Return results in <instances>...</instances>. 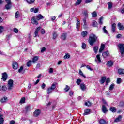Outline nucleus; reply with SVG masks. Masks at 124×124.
I'll return each instance as SVG.
<instances>
[{
  "mask_svg": "<svg viewBox=\"0 0 124 124\" xmlns=\"http://www.w3.org/2000/svg\"><path fill=\"white\" fill-rule=\"evenodd\" d=\"M100 124H108L107 121H105L104 119H100L99 121Z\"/></svg>",
  "mask_w": 124,
  "mask_h": 124,
  "instance_id": "23",
  "label": "nucleus"
},
{
  "mask_svg": "<svg viewBox=\"0 0 124 124\" xmlns=\"http://www.w3.org/2000/svg\"><path fill=\"white\" fill-rule=\"evenodd\" d=\"M99 24L102 25L103 24V17H101L99 18Z\"/></svg>",
  "mask_w": 124,
  "mask_h": 124,
  "instance_id": "44",
  "label": "nucleus"
},
{
  "mask_svg": "<svg viewBox=\"0 0 124 124\" xmlns=\"http://www.w3.org/2000/svg\"><path fill=\"white\" fill-rule=\"evenodd\" d=\"M23 70H24V67L22 66L18 70L19 73H22V74H24V73H25V71H23Z\"/></svg>",
  "mask_w": 124,
  "mask_h": 124,
  "instance_id": "26",
  "label": "nucleus"
},
{
  "mask_svg": "<svg viewBox=\"0 0 124 124\" xmlns=\"http://www.w3.org/2000/svg\"><path fill=\"white\" fill-rule=\"evenodd\" d=\"M114 88H115V84H112L109 87V91H113V90H114Z\"/></svg>",
  "mask_w": 124,
  "mask_h": 124,
  "instance_id": "41",
  "label": "nucleus"
},
{
  "mask_svg": "<svg viewBox=\"0 0 124 124\" xmlns=\"http://www.w3.org/2000/svg\"><path fill=\"white\" fill-rule=\"evenodd\" d=\"M105 49V45L102 44L100 46V48L99 50V53H102V51Z\"/></svg>",
  "mask_w": 124,
  "mask_h": 124,
  "instance_id": "15",
  "label": "nucleus"
},
{
  "mask_svg": "<svg viewBox=\"0 0 124 124\" xmlns=\"http://www.w3.org/2000/svg\"><path fill=\"white\" fill-rule=\"evenodd\" d=\"M122 83V78H118L117 79V84H121Z\"/></svg>",
  "mask_w": 124,
  "mask_h": 124,
  "instance_id": "53",
  "label": "nucleus"
},
{
  "mask_svg": "<svg viewBox=\"0 0 124 124\" xmlns=\"http://www.w3.org/2000/svg\"><path fill=\"white\" fill-rule=\"evenodd\" d=\"M118 47L120 50L121 51V54H124V44H120L118 45Z\"/></svg>",
  "mask_w": 124,
  "mask_h": 124,
  "instance_id": "6",
  "label": "nucleus"
},
{
  "mask_svg": "<svg viewBox=\"0 0 124 124\" xmlns=\"http://www.w3.org/2000/svg\"><path fill=\"white\" fill-rule=\"evenodd\" d=\"M52 91H53V90L51 89V88L50 87H49L47 89V94H50V93H52Z\"/></svg>",
  "mask_w": 124,
  "mask_h": 124,
  "instance_id": "45",
  "label": "nucleus"
},
{
  "mask_svg": "<svg viewBox=\"0 0 124 124\" xmlns=\"http://www.w3.org/2000/svg\"><path fill=\"white\" fill-rule=\"evenodd\" d=\"M103 31L104 33H106V34H108V35H109V33H108V31L106 30V26H104L103 28Z\"/></svg>",
  "mask_w": 124,
  "mask_h": 124,
  "instance_id": "29",
  "label": "nucleus"
},
{
  "mask_svg": "<svg viewBox=\"0 0 124 124\" xmlns=\"http://www.w3.org/2000/svg\"><path fill=\"white\" fill-rule=\"evenodd\" d=\"M31 61L30 60L27 62V66H28L29 67V66H31Z\"/></svg>",
  "mask_w": 124,
  "mask_h": 124,
  "instance_id": "55",
  "label": "nucleus"
},
{
  "mask_svg": "<svg viewBox=\"0 0 124 124\" xmlns=\"http://www.w3.org/2000/svg\"><path fill=\"white\" fill-rule=\"evenodd\" d=\"M7 4H11V0H5Z\"/></svg>",
  "mask_w": 124,
  "mask_h": 124,
  "instance_id": "60",
  "label": "nucleus"
},
{
  "mask_svg": "<svg viewBox=\"0 0 124 124\" xmlns=\"http://www.w3.org/2000/svg\"><path fill=\"white\" fill-rule=\"evenodd\" d=\"M11 4H7L5 5V8L6 9H7V10H8V9H10L11 8Z\"/></svg>",
  "mask_w": 124,
  "mask_h": 124,
  "instance_id": "37",
  "label": "nucleus"
},
{
  "mask_svg": "<svg viewBox=\"0 0 124 124\" xmlns=\"http://www.w3.org/2000/svg\"><path fill=\"white\" fill-rule=\"evenodd\" d=\"M92 26L93 27H97V22L96 21L93 20L92 23Z\"/></svg>",
  "mask_w": 124,
  "mask_h": 124,
  "instance_id": "42",
  "label": "nucleus"
},
{
  "mask_svg": "<svg viewBox=\"0 0 124 124\" xmlns=\"http://www.w3.org/2000/svg\"><path fill=\"white\" fill-rule=\"evenodd\" d=\"M86 68L89 70H90V71H93V69H92V68H91V66H90V65H87Z\"/></svg>",
  "mask_w": 124,
  "mask_h": 124,
  "instance_id": "58",
  "label": "nucleus"
},
{
  "mask_svg": "<svg viewBox=\"0 0 124 124\" xmlns=\"http://www.w3.org/2000/svg\"><path fill=\"white\" fill-rule=\"evenodd\" d=\"M106 80V77H102L100 80V84H104V82Z\"/></svg>",
  "mask_w": 124,
  "mask_h": 124,
  "instance_id": "19",
  "label": "nucleus"
},
{
  "mask_svg": "<svg viewBox=\"0 0 124 124\" xmlns=\"http://www.w3.org/2000/svg\"><path fill=\"white\" fill-rule=\"evenodd\" d=\"M26 101V98L23 97L21 99L20 101V103H25Z\"/></svg>",
  "mask_w": 124,
  "mask_h": 124,
  "instance_id": "47",
  "label": "nucleus"
},
{
  "mask_svg": "<svg viewBox=\"0 0 124 124\" xmlns=\"http://www.w3.org/2000/svg\"><path fill=\"white\" fill-rule=\"evenodd\" d=\"M92 17L95 18L96 16H97V14H96V12H93V13H92Z\"/></svg>",
  "mask_w": 124,
  "mask_h": 124,
  "instance_id": "50",
  "label": "nucleus"
},
{
  "mask_svg": "<svg viewBox=\"0 0 124 124\" xmlns=\"http://www.w3.org/2000/svg\"><path fill=\"white\" fill-rule=\"evenodd\" d=\"M93 50L94 53H95V54H96V53H97V51H98V46H94L93 48Z\"/></svg>",
  "mask_w": 124,
  "mask_h": 124,
  "instance_id": "34",
  "label": "nucleus"
},
{
  "mask_svg": "<svg viewBox=\"0 0 124 124\" xmlns=\"http://www.w3.org/2000/svg\"><path fill=\"white\" fill-rule=\"evenodd\" d=\"M56 87H57V85H56V84H53L52 85L50 88L53 90H55Z\"/></svg>",
  "mask_w": 124,
  "mask_h": 124,
  "instance_id": "49",
  "label": "nucleus"
},
{
  "mask_svg": "<svg viewBox=\"0 0 124 124\" xmlns=\"http://www.w3.org/2000/svg\"><path fill=\"white\" fill-rule=\"evenodd\" d=\"M81 35L82 36H83V37H85V36L86 35H88V32L86 31H84L83 32H81Z\"/></svg>",
  "mask_w": 124,
  "mask_h": 124,
  "instance_id": "35",
  "label": "nucleus"
},
{
  "mask_svg": "<svg viewBox=\"0 0 124 124\" xmlns=\"http://www.w3.org/2000/svg\"><path fill=\"white\" fill-rule=\"evenodd\" d=\"M67 37V33H62L61 34L60 38L61 40H66Z\"/></svg>",
  "mask_w": 124,
  "mask_h": 124,
  "instance_id": "8",
  "label": "nucleus"
},
{
  "mask_svg": "<svg viewBox=\"0 0 124 124\" xmlns=\"http://www.w3.org/2000/svg\"><path fill=\"white\" fill-rule=\"evenodd\" d=\"M80 88L82 91H86V89H87V87H86V84L84 83H81L80 85Z\"/></svg>",
  "mask_w": 124,
  "mask_h": 124,
  "instance_id": "14",
  "label": "nucleus"
},
{
  "mask_svg": "<svg viewBox=\"0 0 124 124\" xmlns=\"http://www.w3.org/2000/svg\"><path fill=\"white\" fill-rule=\"evenodd\" d=\"M40 113H41L40 110H39V109L36 110L34 112V117H38Z\"/></svg>",
  "mask_w": 124,
  "mask_h": 124,
  "instance_id": "16",
  "label": "nucleus"
},
{
  "mask_svg": "<svg viewBox=\"0 0 124 124\" xmlns=\"http://www.w3.org/2000/svg\"><path fill=\"white\" fill-rule=\"evenodd\" d=\"M37 20L36 19V17H32V19H31L32 24H33L36 25H38V22H37V20Z\"/></svg>",
  "mask_w": 124,
  "mask_h": 124,
  "instance_id": "12",
  "label": "nucleus"
},
{
  "mask_svg": "<svg viewBox=\"0 0 124 124\" xmlns=\"http://www.w3.org/2000/svg\"><path fill=\"white\" fill-rule=\"evenodd\" d=\"M37 21H39V20H41L44 18L42 15L39 14L38 15L37 17H36Z\"/></svg>",
  "mask_w": 124,
  "mask_h": 124,
  "instance_id": "25",
  "label": "nucleus"
},
{
  "mask_svg": "<svg viewBox=\"0 0 124 124\" xmlns=\"http://www.w3.org/2000/svg\"><path fill=\"white\" fill-rule=\"evenodd\" d=\"M76 27L77 31H79V29L81 27V22H80V19H78V18H77Z\"/></svg>",
  "mask_w": 124,
  "mask_h": 124,
  "instance_id": "4",
  "label": "nucleus"
},
{
  "mask_svg": "<svg viewBox=\"0 0 124 124\" xmlns=\"http://www.w3.org/2000/svg\"><path fill=\"white\" fill-rule=\"evenodd\" d=\"M95 62L97 63H101V59H100V54H98L96 55Z\"/></svg>",
  "mask_w": 124,
  "mask_h": 124,
  "instance_id": "7",
  "label": "nucleus"
},
{
  "mask_svg": "<svg viewBox=\"0 0 124 124\" xmlns=\"http://www.w3.org/2000/svg\"><path fill=\"white\" fill-rule=\"evenodd\" d=\"M98 39V38L94 34H91L89 38L88 39V42L89 44L91 46H93V45L94 43H95L96 41H97Z\"/></svg>",
  "mask_w": 124,
  "mask_h": 124,
  "instance_id": "1",
  "label": "nucleus"
},
{
  "mask_svg": "<svg viewBox=\"0 0 124 124\" xmlns=\"http://www.w3.org/2000/svg\"><path fill=\"white\" fill-rule=\"evenodd\" d=\"M38 60V57L35 56L32 59V62H33V63H35V62H37Z\"/></svg>",
  "mask_w": 124,
  "mask_h": 124,
  "instance_id": "36",
  "label": "nucleus"
},
{
  "mask_svg": "<svg viewBox=\"0 0 124 124\" xmlns=\"http://www.w3.org/2000/svg\"><path fill=\"white\" fill-rule=\"evenodd\" d=\"M70 89V88H69V86H68V85H66V87L64 89V90L65 92H68Z\"/></svg>",
  "mask_w": 124,
  "mask_h": 124,
  "instance_id": "51",
  "label": "nucleus"
},
{
  "mask_svg": "<svg viewBox=\"0 0 124 124\" xmlns=\"http://www.w3.org/2000/svg\"><path fill=\"white\" fill-rule=\"evenodd\" d=\"M26 1H27V2L28 3H29L30 4H31V3H33V2H34V1H35V0H25Z\"/></svg>",
  "mask_w": 124,
  "mask_h": 124,
  "instance_id": "39",
  "label": "nucleus"
},
{
  "mask_svg": "<svg viewBox=\"0 0 124 124\" xmlns=\"http://www.w3.org/2000/svg\"><path fill=\"white\" fill-rule=\"evenodd\" d=\"M118 73L120 75H122V74H124V69H119L118 71Z\"/></svg>",
  "mask_w": 124,
  "mask_h": 124,
  "instance_id": "27",
  "label": "nucleus"
},
{
  "mask_svg": "<svg viewBox=\"0 0 124 124\" xmlns=\"http://www.w3.org/2000/svg\"><path fill=\"white\" fill-rule=\"evenodd\" d=\"M20 17V12L17 11L15 14V18H18Z\"/></svg>",
  "mask_w": 124,
  "mask_h": 124,
  "instance_id": "38",
  "label": "nucleus"
},
{
  "mask_svg": "<svg viewBox=\"0 0 124 124\" xmlns=\"http://www.w3.org/2000/svg\"><path fill=\"white\" fill-rule=\"evenodd\" d=\"M85 106H88V107H90V106H92V103H91V102H90L89 101H87L85 102Z\"/></svg>",
  "mask_w": 124,
  "mask_h": 124,
  "instance_id": "31",
  "label": "nucleus"
},
{
  "mask_svg": "<svg viewBox=\"0 0 124 124\" xmlns=\"http://www.w3.org/2000/svg\"><path fill=\"white\" fill-rule=\"evenodd\" d=\"M81 2H82V0H78L75 3V5H79V4H81Z\"/></svg>",
  "mask_w": 124,
  "mask_h": 124,
  "instance_id": "43",
  "label": "nucleus"
},
{
  "mask_svg": "<svg viewBox=\"0 0 124 124\" xmlns=\"http://www.w3.org/2000/svg\"><path fill=\"white\" fill-rule=\"evenodd\" d=\"M2 109L0 108V113L1 112ZM2 115L0 114V124H3V118L2 117Z\"/></svg>",
  "mask_w": 124,
  "mask_h": 124,
  "instance_id": "17",
  "label": "nucleus"
},
{
  "mask_svg": "<svg viewBox=\"0 0 124 124\" xmlns=\"http://www.w3.org/2000/svg\"><path fill=\"white\" fill-rule=\"evenodd\" d=\"M8 77L7 74L6 73H2V78L1 80H2L4 82L7 80V78Z\"/></svg>",
  "mask_w": 124,
  "mask_h": 124,
  "instance_id": "5",
  "label": "nucleus"
},
{
  "mask_svg": "<svg viewBox=\"0 0 124 124\" xmlns=\"http://www.w3.org/2000/svg\"><path fill=\"white\" fill-rule=\"evenodd\" d=\"M81 82H82V80H81V79L80 78L78 79L76 81V83L77 84V85H80V84H81Z\"/></svg>",
  "mask_w": 124,
  "mask_h": 124,
  "instance_id": "48",
  "label": "nucleus"
},
{
  "mask_svg": "<svg viewBox=\"0 0 124 124\" xmlns=\"http://www.w3.org/2000/svg\"><path fill=\"white\" fill-rule=\"evenodd\" d=\"M79 74H80V75H81V76H82V77H84V78H86V76H85V75H84V74L83 73V72H82V71L81 70H79Z\"/></svg>",
  "mask_w": 124,
  "mask_h": 124,
  "instance_id": "54",
  "label": "nucleus"
},
{
  "mask_svg": "<svg viewBox=\"0 0 124 124\" xmlns=\"http://www.w3.org/2000/svg\"><path fill=\"white\" fill-rule=\"evenodd\" d=\"M122 120V115H119L117 118H116L114 122L115 123H119V122H121Z\"/></svg>",
  "mask_w": 124,
  "mask_h": 124,
  "instance_id": "18",
  "label": "nucleus"
},
{
  "mask_svg": "<svg viewBox=\"0 0 124 124\" xmlns=\"http://www.w3.org/2000/svg\"><path fill=\"white\" fill-rule=\"evenodd\" d=\"M14 32L18 33V32H19V30L17 28H14Z\"/></svg>",
  "mask_w": 124,
  "mask_h": 124,
  "instance_id": "56",
  "label": "nucleus"
},
{
  "mask_svg": "<svg viewBox=\"0 0 124 124\" xmlns=\"http://www.w3.org/2000/svg\"><path fill=\"white\" fill-rule=\"evenodd\" d=\"M1 90L3 92H5V91H6L7 90V87L5 85H4L2 86Z\"/></svg>",
  "mask_w": 124,
  "mask_h": 124,
  "instance_id": "40",
  "label": "nucleus"
},
{
  "mask_svg": "<svg viewBox=\"0 0 124 124\" xmlns=\"http://www.w3.org/2000/svg\"><path fill=\"white\" fill-rule=\"evenodd\" d=\"M45 87H46V85L44 83H43L41 86L42 89H45Z\"/></svg>",
  "mask_w": 124,
  "mask_h": 124,
  "instance_id": "63",
  "label": "nucleus"
},
{
  "mask_svg": "<svg viewBox=\"0 0 124 124\" xmlns=\"http://www.w3.org/2000/svg\"><path fill=\"white\" fill-rule=\"evenodd\" d=\"M109 56H110V53L108 50L105 51L102 53L103 58H107V57H109Z\"/></svg>",
  "mask_w": 124,
  "mask_h": 124,
  "instance_id": "11",
  "label": "nucleus"
},
{
  "mask_svg": "<svg viewBox=\"0 0 124 124\" xmlns=\"http://www.w3.org/2000/svg\"><path fill=\"white\" fill-rule=\"evenodd\" d=\"M83 14L84 15V18H83V27L84 29L87 28V19H88V11H84Z\"/></svg>",
  "mask_w": 124,
  "mask_h": 124,
  "instance_id": "2",
  "label": "nucleus"
},
{
  "mask_svg": "<svg viewBox=\"0 0 124 124\" xmlns=\"http://www.w3.org/2000/svg\"><path fill=\"white\" fill-rule=\"evenodd\" d=\"M102 112H103V113H104L107 112V108H106V107H105V105H103L102 106Z\"/></svg>",
  "mask_w": 124,
  "mask_h": 124,
  "instance_id": "24",
  "label": "nucleus"
},
{
  "mask_svg": "<svg viewBox=\"0 0 124 124\" xmlns=\"http://www.w3.org/2000/svg\"><path fill=\"white\" fill-rule=\"evenodd\" d=\"M108 9H112L113 8V3L112 2H108Z\"/></svg>",
  "mask_w": 124,
  "mask_h": 124,
  "instance_id": "22",
  "label": "nucleus"
},
{
  "mask_svg": "<svg viewBox=\"0 0 124 124\" xmlns=\"http://www.w3.org/2000/svg\"><path fill=\"white\" fill-rule=\"evenodd\" d=\"M91 112V110L89 109H86L84 110V113H83L84 116H86V115H89Z\"/></svg>",
  "mask_w": 124,
  "mask_h": 124,
  "instance_id": "20",
  "label": "nucleus"
},
{
  "mask_svg": "<svg viewBox=\"0 0 124 124\" xmlns=\"http://www.w3.org/2000/svg\"><path fill=\"white\" fill-rule=\"evenodd\" d=\"M118 28L119 30H124V25L122 24L121 23H118Z\"/></svg>",
  "mask_w": 124,
  "mask_h": 124,
  "instance_id": "21",
  "label": "nucleus"
},
{
  "mask_svg": "<svg viewBox=\"0 0 124 124\" xmlns=\"http://www.w3.org/2000/svg\"><path fill=\"white\" fill-rule=\"evenodd\" d=\"M112 32H115V31H116V23H113L112 25Z\"/></svg>",
  "mask_w": 124,
  "mask_h": 124,
  "instance_id": "28",
  "label": "nucleus"
},
{
  "mask_svg": "<svg viewBox=\"0 0 124 124\" xmlns=\"http://www.w3.org/2000/svg\"><path fill=\"white\" fill-rule=\"evenodd\" d=\"M114 64V62L112 61L111 60H110L108 62L107 65L108 67H111V66H113V65Z\"/></svg>",
  "mask_w": 124,
  "mask_h": 124,
  "instance_id": "13",
  "label": "nucleus"
},
{
  "mask_svg": "<svg viewBox=\"0 0 124 124\" xmlns=\"http://www.w3.org/2000/svg\"><path fill=\"white\" fill-rule=\"evenodd\" d=\"M7 87L8 91H12L13 90V80L12 79L8 80Z\"/></svg>",
  "mask_w": 124,
  "mask_h": 124,
  "instance_id": "3",
  "label": "nucleus"
},
{
  "mask_svg": "<svg viewBox=\"0 0 124 124\" xmlns=\"http://www.w3.org/2000/svg\"><path fill=\"white\" fill-rule=\"evenodd\" d=\"M110 110L112 112V113H115V112L117 111V109H116V108H115V107H111L110 108Z\"/></svg>",
  "mask_w": 124,
  "mask_h": 124,
  "instance_id": "30",
  "label": "nucleus"
},
{
  "mask_svg": "<svg viewBox=\"0 0 124 124\" xmlns=\"http://www.w3.org/2000/svg\"><path fill=\"white\" fill-rule=\"evenodd\" d=\"M15 124V121L14 120H12L10 122V124Z\"/></svg>",
  "mask_w": 124,
  "mask_h": 124,
  "instance_id": "64",
  "label": "nucleus"
},
{
  "mask_svg": "<svg viewBox=\"0 0 124 124\" xmlns=\"http://www.w3.org/2000/svg\"><path fill=\"white\" fill-rule=\"evenodd\" d=\"M106 80L107 85L108 84V83H110V78H107V79L106 78Z\"/></svg>",
  "mask_w": 124,
  "mask_h": 124,
  "instance_id": "59",
  "label": "nucleus"
},
{
  "mask_svg": "<svg viewBox=\"0 0 124 124\" xmlns=\"http://www.w3.org/2000/svg\"><path fill=\"white\" fill-rule=\"evenodd\" d=\"M12 66L13 69H15V70H16L18 69L19 65H18V63L17 62H14L12 64Z\"/></svg>",
  "mask_w": 124,
  "mask_h": 124,
  "instance_id": "10",
  "label": "nucleus"
},
{
  "mask_svg": "<svg viewBox=\"0 0 124 124\" xmlns=\"http://www.w3.org/2000/svg\"><path fill=\"white\" fill-rule=\"evenodd\" d=\"M38 10H39L38 8H34V13H37V12H38Z\"/></svg>",
  "mask_w": 124,
  "mask_h": 124,
  "instance_id": "62",
  "label": "nucleus"
},
{
  "mask_svg": "<svg viewBox=\"0 0 124 124\" xmlns=\"http://www.w3.org/2000/svg\"><path fill=\"white\" fill-rule=\"evenodd\" d=\"M46 50V48H45V47H44L41 48V53H44V52H45Z\"/></svg>",
  "mask_w": 124,
  "mask_h": 124,
  "instance_id": "57",
  "label": "nucleus"
},
{
  "mask_svg": "<svg viewBox=\"0 0 124 124\" xmlns=\"http://www.w3.org/2000/svg\"><path fill=\"white\" fill-rule=\"evenodd\" d=\"M70 58V55L69 54L67 53L64 56V60H66V59H69Z\"/></svg>",
  "mask_w": 124,
  "mask_h": 124,
  "instance_id": "46",
  "label": "nucleus"
},
{
  "mask_svg": "<svg viewBox=\"0 0 124 124\" xmlns=\"http://www.w3.org/2000/svg\"><path fill=\"white\" fill-rule=\"evenodd\" d=\"M7 100V97H4L1 99L0 101L1 103H4V102H6Z\"/></svg>",
  "mask_w": 124,
  "mask_h": 124,
  "instance_id": "32",
  "label": "nucleus"
},
{
  "mask_svg": "<svg viewBox=\"0 0 124 124\" xmlns=\"http://www.w3.org/2000/svg\"><path fill=\"white\" fill-rule=\"evenodd\" d=\"M40 29H41V27H39L35 30L33 34L34 37H37V36H38V32L40 31Z\"/></svg>",
  "mask_w": 124,
  "mask_h": 124,
  "instance_id": "9",
  "label": "nucleus"
},
{
  "mask_svg": "<svg viewBox=\"0 0 124 124\" xmlns=\"http://www.w3.org/2000/svg\"><path fill=\"white\" fill-rule=\"evenodd\" d=\"M81 47H82V49H86V47H87V45L84 43H82Z\"/></svg>",
  "mask_w": 124,
  "mask_h": 124,
  "instance_id": "52",
  "label": "nucleus"
},
{
  "mask_svg": "<svg viewBox=\"0 0 124 124\" xmlns=\"http://www.w3.org/2000/svg\"><path fill=\"white\" fill-rule=\"evenodd\" d=\"M49 73H53V72H54V70H53V68H50L49 69Z\"/></svg>",
  "mask_w": 124,
  "mask_h": 124,
  "instance_id": "61",
  "label": "nucleus"
},
{
  "mask_svg": "<svg viewBox=\"0 0 124 124\" xmlns=\"http://www.w3.org/2000/svg\"><path fill=\"white\" fill-rule=\"evenodd\" d=\"M53 39H54V40H55V39L57 38V37H58V33H57V32H53Z\"/></svg>",
  "mask_w": 124,
  "mask_h": 124,
  "instance_id": "33",
  "label": "nucleus"
}]
</instances>
